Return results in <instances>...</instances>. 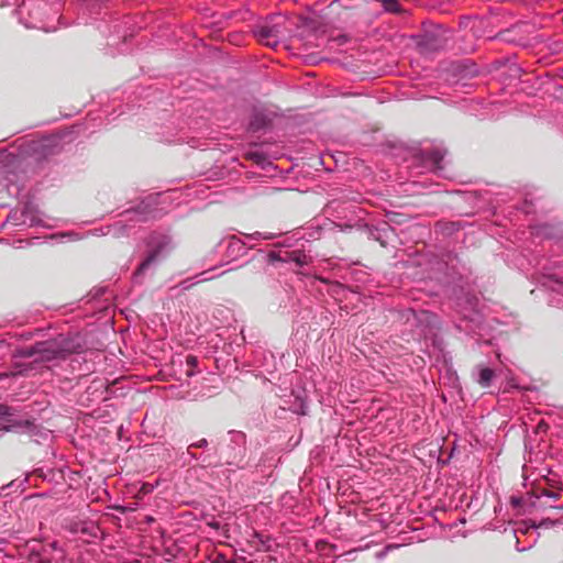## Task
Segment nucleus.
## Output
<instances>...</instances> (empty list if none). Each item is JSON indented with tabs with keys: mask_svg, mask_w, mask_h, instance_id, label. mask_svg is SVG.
<instances>
[{
	"mask_svg": "<svg viewBox=\"0 0 563 563\" xmlns=\"http://www.w3.org/2000/svg\"><path fill=\"white\" fill-rule=\"evenodd\" d=\"M169 238L162 234H155L150 238L148 252L145 260L140 264L136 275L143 274L152 264H154L169 245Z\"/></svg>",
	"mask_w": 563,
	"mask_h": 563,
	"instance_id": "1",
	"label": "nucleus"
},
{
	"mask_svg": "<svg viewBox=\"0 0 563 563\" xmlns=\"http://www.w3.org/2000/svg\"><path fill=\"white\" fill-rule=\"evenodd\" d=\"M11 416H13L12 409L7 405L0 404V430L34 433L36 426L29 420L4 424V422H11Z\"/></svg>",
	"mask_w": 563,
	"mask_h": 563,
	"instance_id": "2",
	"label": "nucleus"
},
{
	"mask_svg": "<svg viewBox=\"0 0 563 563\" xmlns=\"http://www.w3.org/2000/svg\"><path fill=\"white\" fill-rule=\"evenodd\" d=\"M60 352L62 350L55 341H43L34 344L27 352V355H37L42 361H51L56 358Z\"/></svg>",
	"mask_w": 563,
	"mask_h": 563,
	"instance_id": "3",
	"label": "nucleus"
},
{
	"mask_svg": "<svg viewBox=\"0 0 563 563\" xmlns=\"http://www.w3.org/2000/svg\"><path fill=\"white\" fill-rule=\"evenodd\" d=\"M279 27L277 24L265 23L256 30V35L261 41H265L266 45L275 46L278 43Z\"/></svg>",
	"mask_w": 563,
	"mask_h": 563,
	"instance_id": "4",
	"label": "nucleus"
},
{
	"mask_svg": "<svg viewBox=\"0 0 563 563\" xmlns=\"http://www.w3.org/2000/svg\"><path fill=\"white\" fill-rule=\"evenodd\" d=\"M476 371V378L475 380L483 387L487 388L492 385L493 379L495 377V371L484 366V365H477L475 367Z\"/></svg>",
	"mask_w": 563,
	"mask_h": 563,
	"instance_id": "5",
	"label": "nucleus"
},
{
	"mask_svg": "<svg viewBox=\"0 0 563 563\" xmlns=\"http://www.w3.org/2000/svg\"><path fill=\"white\" fill-rule=\"evenodd\" d=\"M445 152L441 148H433L424 152V159L428 166L434 170H441L443 167L441 162L443 161Z\"/></svg>",
	"mask_w": 563,
	"mask_h": 563,
	"instance_id": "6",
	"label": "nucleus"
},
{
	"mask_svg": "<svg viewBox=\"0 0 563 563\" xmlns=\"http://www.w3.org/2000/svg\"><path fill=\"white\" fill-rule=\"evenodd\" d=\"M290 260L297 263L299 266L307 265L309 262L308 256L300 251L292 252L290 255Z\"/></svg>",
	"mask_w": 563,
	"mask_h": 563,
	"instance_id": "7",
	"label": "nucleus"
},
{
	"mask_svg": "<svg viewBox=\"0 0 563 563\" xmlns=\"http://www.w3.org/2000/svg\"><path fill=\"white\" fill-rule=\"evenodd\" d=\"M383 8L387 12L396 13L399 11V3L397 0H380Z\"/></svg>",
	"mask_w": 563,
	"mask_h": 563,
	"instance_id": "8",
	"label": "nucleus"
},
{
	"mask_svg": "<svg viewBox=\"0 0 563 563\" xmlns=\"http://www.w3.org/2000/svg\"><path fill=\"white\" fill-rule=\"evenodd\" d=\"M246 238L250 239V240H253V241L273 240V239L276 238V234H274V233L254 232L253 234H247Z\"/></svg>",
	"mask_w": 563,
	"mask_h": 563,
	"instance_id": "9",
	"label": "nucleus"
},
{
	"mask_svg": "<svg viewBox=\"0 0 563 563\" xmlns=\"http://www.w3.org/2000/svg\"><path fill=\"white\" fill-rule=\"evenodd\" d=\"M551 288H552L554 291H558V292H562V294H563V282H561V280H559V279L553 280V285L551 286Z\"/></svg>",
	"mask_w": 563,
	"mask_h": 563,
	"instance_id": "10",
	"label": "nucleus"
},
{
	"mask_svg": "<svg viewBox=\"0 0 563 563\" xmlns=\"http://www.w3.org/2000/svg\"><path fill=\"white\" fill-rule=\"evenodd\" d=\"M186 363H187V365H188L189 367H196V366H197V364H198V360H197V357H196V356H194V355H188V356L186 357Z\"/></svg>",
	"mask_w": 563,
	"mask_h": 563,
	"instance_id": "11",
	"label": "nucleus"
},
{
	"mask_svg": "<svg viewBox=\"0 0 563 563\" xmlns=\"http://www.w3.org/2000/svg\"><path fill=\"white\" fill-rule=\"evenodd\" d=\"M399 545H395V548H398ZM394 545H387L383 551L380 552H377L376 553V559L378 560H382L383 558H385V555L387 554V552L393 549Z\"/></svg>",
	"mask_w": 563,
	"mask_h": 563,
	"instance_id": "12",
	"label": "nucleus"
},
{
	"mask_svg": "<svg viewBox=\"0 0 563 563\" xmlns=\"http://www.w3.org/2000/svg\"><path fill=\"white\" fill-rule=\"evenodd\" d=\"M208 445V441L206 439H201L196 443H192L190 448H206Z\"/></svg>",
	"mask_w": 563,
	"mask_h": 563,
	"instance_id": "13",
	"label": "nucleus"
},
{
	"mask_svg": "<svg viewBox=\"0 0 563 563\" xmlns=\"http://www.w3.org/2000/svg\"><path fill=\"white\" fill-rule=\"evenodd\" d=\"M208 525L211 528H214V529H219L220 528V523L218 521H210Z\"/></svg>",
	"mask_w": 563,
	"mask_h": 563,
	"instance_id": "14",
	"label": "nucleus"
},
{
	"mask_svg": "<svg viewBox=\"0 0 563 563\" xmlns=\"http://www.w3.org/2000/svg\"><path fill=\"white\" fill-rule=\"evenodd\" d=\"M142 490H143L144 493H148V492H151V490H152V487H151L148 484H144V485L142 486Z\"/></svg>",
	"mask_w": 563,
	"mask_h": 563,
	"instance_id": "15",
	"label": "nucleus"
},
{
	"mask_svg": "<svg viewBox=\"0 0 563 563\" xmlns=\"http://www.w3.org/2000/svg\"><path fill=\"white\" fill-rule=\"evenodd\" d=\"M150 216H143L141 220H147Z\"/></svg>",
	"mask_w": 563,
	"mask_h": 563,
	"instance_id": "16",
	"label": "nucleus"
}]
</instances>
